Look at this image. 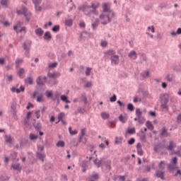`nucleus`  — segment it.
Returning a JSON list of instances; mask_svg holds the SVG:
<instances>
[{
	"label": "nucleus",
	"instance_id": "1",
	"mask_svg": "<svg viewBox=\"0 0 181 181\" xmlns=\"http://www.w3.org/2000/svg\"><path fill=\"white\" fill-rule=\"evenodd\" d=\"M98 8V4H95L93 3H91L90 5L85 3L78 7V11H82L86 16H91L93 13H94V15H98V11H97Z\"/></svg>",
	"mask_w": 181,
	"mask_h": 181
},
{
	"label": "nucleus",
	"instance_id": "10",
	"mask_svg": "<svg viewBox=\"0 0 181 181\" xmlns=\"http://www.w3.org/2000/svg\"><path fill=\"white\" fill-rule=\"evenodd\" d=\"M30 46H32V41L30 40H27L26 42H24L23 45V47L26 52L30 51Z\"/></svg>",
	"mask_w": 181,
	"mask_h": 181
},
{
	"label": "nucleus",
	"instance_id": "32",
	"mask_svg": "<svg viewBox=\"0 0 181 181\" xmlns=\"http://www.w3.org/2000/svg\"><path fill=\"white\" fill-rule=\"evenodd\" d=\"M141 76L144 77V78H148V77H151V74L148 71H145L144 72L141 73Z\"/></svg>",
	"mask_w": 181,
	"mask_h": 181
},
{
	"label": "nucleus",
	"instance_id": "36",
	"mask_svg": "<svg viewBox=\"0 0 181 181\" xmlns=\"http://www.w3.org/2000/svg\"><path fill=\"white\" fill-rule=\"evenodd\" d=\"M65 25L66 26H72L73 25V19L69 18V19L65 20Z\"/></svg>",
	"mask_w": 181,
	"mask_h": 181
},
{
	"label": "nucleus",
	"instance_id": "56",
	"mask_svg": "<svg viewBox=\"0 0 181 181\" xmlns=\"http://www.w3.org/2000/svg\"><path fill=\"white\" fill-rule=\"evenodd\" d=\"M63 117H64V112H61L58 115L59 122H60V121H62V119H63Z\"/></svg>",
	"mask_w": 181,
	"mask_h": 181
},
{
	"label": "nucleus",
	"instance_id": "31",
	"mask_svg": "<svg viewBox=\"0 0 181 181\" xmlns=\"http://www.w3.org/2000/svg\"><path fill=\"white\" fill-rule=\"evenodd\" d=\"M146 126L147 127L148 129H150L151 131H153L154 127L153 124H152V122L147 121L146 123Z\"/></svg>",
	"mask_w": 181,
	"mask_h": 181
},
{
	"label": "nucleus",
	"instance_id": "12",
	"mask_svg": "<svg viewBox=\"0 0 181 181\" xmlns=\"http://www.w3.org/2000/svg\"><path fill=\"white\" fill-rule=\"evenodd\" d=\"M86 112V105L81 107V106H79L76 111L74 112L75 115H77V114H84Z\"/></svg>",
	"mask_w": 181,
	"mask_h": 181
},
{
	"label": "nucleus",
	"instance_id": "17",
	"mask_svg": "<svg viewBox=\"0 0 181 181\" xmlns=\"http://www.w3.org/2000/svg\"><path fill=\"white\" fill-rule=\"evenodd\" d=\"M87 163H88V161L87 160H83L82 161L81 164V167L83 168L82 172H86V170H87Z\"/></svg>",
	"mask_w": 181,
	"mask_h": 181
},
{
	"label": "nucleus",
	"instance_id": "16",
	"mask_svg": "<svg viewBox=\"0 0 181 181\" xmlns=\"http://www.w3.org/2000/svg\"><path fill=\"white\" fill-rule=\"evenodd\" d=\"M176 148V144L173 141H170L169 146L167 147L168 151H173V148Z\"/></svg>",
	"mask_w": 181,
	"mask_h": 181
},
{
	"label": "nucleus",
	"instance_id": "6",
	"mask_svg": "<svg viewBox=\"0 0 181 181\" xmlns=\"http://www.w3.org/2000/svg\"><path fill=\"white\" fill-rule=\"evenodd\" d=\"M47 80V77L40 76L37 78L36 83L37 86H45Z\"/></svg>",
	"mask_w": 181,
	"mask_h": 181
},
{
	"label": "nucleus",
	"instance_id": "46",
	"mask_svg": "<svg viewBox=\"0 0 181 181\" xmlns=\"http://www.w3.org/2000/svg\"><path fill=\"white\" fill-rule=\"evenodd\" d=\"M37 156L42 160V162L45 161V155L42 154V153H37Z\"/></svg>",
	"mask_w": 181,
	"mask_h": 181
},
{
	"label": "nucleus",
	"instance_id": "60",
	"mask_svg": "<svg viewBox=\"0 0 181 181\" xmlns=\"http://www.w3.org/2000/svg\"><path fill=\"white\" fill-rule=\"evenodd\" d=\"M42 0H32L34 5H40L42 4Z\"/></svg>",
	"mask_w": 181,
	"mask_h": 181
},
{
	"label": "nucleus",
	"instance_id": "43",
	"mask_svg": "<svg viewBox=\"0 0 181 181\" xmlns=\"http://www.w3.org/2000/svg\"><path fill=\"white\" fill-rule=\"evenodd\" d=\"M81 136L79 137V140H78L79 143L81 142V139H83V136L86 135V129H82L81 130Z\"/></svg>",
	"mask_w": 181,
	"mask_h": 181
},
{
	"label": "nucleus",
	"instance_id": "27",
	"mask_svg": "<svg viewBox=\"0 0 181 181\" xmlns=\"http://www.w3.org/2000/svg\"><path fill=\"white\" fill-rule=\"evenodd\" d=\"M103 12L105 13H107V12H111V11L110 10V7H108V5H107V4H103Z\"/></svg>",
	"mask_w": 181,
	"mask_h": 181
},
{
	"label": "nucleus",
	"instance_id": "62",
	"mask_svg": "<svg viewBox=\"0 0 181 181\" xmlns=\"http://www.w3.org/2000/svg\"><path fill=\"white\" fill-rule=\"evenodd\" d=\"M147 29L148 30H151L152 33H155V27L153 25L148 26Z\"/></svg>",
	"mask_w": 181,
	"mask_h": 181
},
{
	"label": "nucleus",
	"instance_id": "9",
	"mask_svg": "<svg viewBox=\"0 0 181 181\" xmlns=\"http://www.w3.org/2000/svg\"><path fill=\"white\" fill-rule=\"evenodd\" d=\"M156 175L157 176V177L161 179V180H165V170H157L156 171Z\"/></svg>",
	"mask_w": 181,
	"mask_h": 181
},
{
	"label": "nucleus",
	"instance_id": "3",
	"mask_svg": "<svg viewBox=\"0 0 181 181\" xmlns=\"http://www.w3.org/2000/svg\"><path fill=\"white\" fill-rule=\"evenodd\" d=\"M18 15H23L27 21L29 22L30 21V16H32V13L28 10V8L25 6L22 7V11L18 10L17 11Z\"/></svg>",
	"mask_w": 181,
	"mask_h": 181
},
{
	"label": "nucleus",
	"instance_id": "58",
	"mask_svg": "<svg viewBox=\"0 0 181 181\" xmlns=\"http://www.w3.org/2000/svg\"><path fill=\"white\" fill-rule=\"evenodd\" d=\"M40 4H35V11H38V12L42 11V7L39 6Z\"/></svg>",
	"mask_w": 181,
	"mask_h": 181
},
{
	"label": "nucleus",
	"instance_id": "5",
	"mask_svg": "<svg viewBox=\"0 0 181 181\" xmlns=\"http://www.w3.org/2000/svg\"><path fill=\"white\" fill-rule=\"evenodd\" d=\"M100 19L101 21H104V19L107 18V21H105L103 22H101L102 25H107L111 22V18H110L109 14H105V13L103 12L102 14L100 15Z\"/></svg>",
	"mask_w": 181,
	"mask_h": 181
},
{
	"label": "nucleus",
	"instance_id": "47",
	"mask_svg": "<svg viewBox=\"0 0 181 181\" xmlns=\"http://www.w3.org/2000/svg\"><path fill=\"white\" fill-rule=\"evenodd\" d=\"M69 134H71V135H77V134L78 133V132L77 130H71V127H69Z\"/></svg>",
	"mask_w": 181,
	"mask_h": 181
},
{
	"label": "nucleus",
	"instance_id": "7",
	"mask_svg": "<svg viewBox=\"0 0 181 181\" xmlns=\"http://www.w3.org/2000/svg\"><path fill=\"white\" fill-rule=\"evenodd\" d=\"M78 103L81 104V103H84V105H87L88 104V100H87V96L86 94L83 93L80 96L78 97Z\"/></svg>",
	"mask_w": 181,
	"mask_h": 181
},
{
	"label": "nucleus",
	"instance_id": "42",
	"mask_svg": "<svg viewBox=\"0 0 181 181\" xmlns=\"http://www.w3.org/2000/svg\"><path fill=\"white\" fill-rule=\"evenodd\" d=\"M24 74H25V69H23V68H21L19 71L18 72V75L21 78H23Z\"/></svg>",
	"mask_w": 181,
	"mask_h": 181
},
{
	"label": "nucleus",
	"instance_id": "50",
	"mask_svg": "<svg viewBox=\"0 0 181 181\" xmlns=\"http://www.w3.org/2000/svg\"><path fill=\"white\" fill-rule=\"evenodd\" d=\"M45 93H46V95H47V98H53V93H52V91H46L45 92Z\"/></svg>",
	"mask_w": 181,
	"mask_h": 181
},
{
	"label": "nucleus",
	"instance_id": "13",
	"mask_svg": "<svg viewBox=\"0 0 181 181\" xmlns=\"http://www.w3.org/2000/svg\"><path fill=\"white\" fill-rule=\"evenodd\" d=\"M168 136H169V133H168V129H166V127H163L161 129L160 137L168 138Z\"/></svg>",
	"mask_w": 181,
	"mask_h": 181
},
{
	"label": "nucleus",
	"instance_id": "59",
	"mask_svg": "<svg viewBox=\"0 0 181 181\" xmlns=\"http://www.w3.org/2000/svg\"><path fill=\"white\" fill-rule=\"evenodd\" d=\"M6 21L5 17L4 16H0V23L3 25Z\"/></svg>",
	"mask_w": 181,
	"mask_h": 181
},
{
	"label": "nucleus",
	"instance_id": "53",
	"mask_svg": "<svg viewBox=\"0 0 181 181\" xmlns=\"http://www.w3.org/2000/svg\"><path fill=\"white\" fill-rule=\"evenodd\" d=\"M88 34L86 32H83L80 35V39H86V36H87Z\"/></svg>",
	"mask_w": 181,
	"mask_h": 181
},
{
	"label": "nucleus",
	"instance_id": "29",
	"mask_svg": "<svg viewBox=\"0 0 181 181\" xmlns=\"http://www.w3.org/2000/svg\"><path fill=\"white\" fill-rule=\"evenodd\" d=\"M11 112L13 113V115H16V105H15V103H11Z\"/></svg>",
	"mask_w": 181,
	"mask_h": 181
},
{
	"label": "nucleus",
	"instance_id": "11",
	"mask_svg": "<svg viewBox=\"0 0 181 181\" xmlns=\"http://www.w3.org/2000/svg\"><path fill=\"white\" fill-rule=\"evenodd\" d=\"M128 57H129V59H132V60H136V58L138 57V54H136V51L132 50L129 53Z\"/></svg>",
	"mask_w": 181,
	"mask_h": 181
},
{
	"label": "nucleus",
	"instance_id": "49",
	"mask_svg": "<svg viewBox=\"0 0 181 181\" xmlns=\"http://www.w3.org/2000/svg\"><path fill=\"white\" fill-rule=\"evenodd\" d=\"M59 99H60V95L59 94V93H57L54 94V97L52 98V100L54 101H56Z\"/></svg>",
	"mask_w": 181,
	"mask_h": 181
},
{
	"label": "nucleus",
	"instance_id": "45",
	"mask_svg": "<svg viewBox=\"0 0 181 181\" xmlns=\"http://www.w3.org/2000/svg\"><path fill=\"white\" fill-rule=\"evenodd\" d=\"M127 110H129V111H134L135 107H134V105H132V103H129L127 105Z\"/></svg>",
	"mask_w": 181,
	"mask_h": 181
},
{
	"label": "nucleus",
	"instance_id": "55",
	"mask_svg": "<svg viewBox=\"0 0 181 181\" xmlns=\"http://www.w3.org/2000/svg\"><path fill=\"white\" fill-rule=\"evenodd\" d=\"M141 141H143V142H146V134H141L140 136Z\"/></svg>",
	"mask_w": 181,
	"mask_h": 181
},
{
	"label": "nucleus",
	"instance_id": "61",
	"mask_svg": "<svg viewBox=\"0 0 181 181\" xmlns=\"http://www.w3.org/2000/svg\"><path fill=\"white\" fill-rule=\"evenodd\" d=\"M108 127H110V128H115V123L114 122H109Z\"/></svg>",
	"mask_w": 181,
	"mask_h": 181
},
{
	"label": "nucleus",
	"instance_id": "52",
	"mask_svg": "<svg viewBox=\"0 0 181 181\" xmlns=\"http://www.w3.org/2000/svg\"><path fill=\"white\" fill-rule=\"evenodd\" d=\"M110 103H115L117 101V95H113L110 99Z\"/></svg>",
	"mask_w": 181,
	"mask_h": 181
},
{
	"label": "nucleus",
	"instance_id": "44",
	"mask_svg": "<svg viewBox=\"0 0 181 181\" xmlns=\"http://www.w3.org/2000/svg\"><path fill=\"white\" fill-rule=\"evenodd\" d=\"M8 2H9V0H1V5L4 8H8Z\"/></svg>",
	"mask_w": 181,
	"mask_h": 181
},
{
	"label": "nucleus",
	"instance_id": "48",
	"mask_svg": "<svg viewBox=\"0 0 181 181\" xmlns=\"http://www.w3.org/2000/svg\"><path fill=\"white\" fill-rule=\"evenodd\" d=\"M127 132L129 134V135H134V134H135V128L128 129Z\"/></svg>",
	"mask_w": 181,
	"mask_h": 181
},
{
	"label": "nucleus",
	"instance_id": "57",
	"mask_svg": "<svg viewBox=\"0 0 181 181\" xmlns=\"http://www.w3.org/2000/svg\"><path fill=\"white\" fill-rule=\"evenodd\" d=\"M52 30L54 32H59V30H60V26L59 25H54L53 28H52Z\"/></svg>",
	"mask_w": 181,
	"mask_h": 181
},
{
	"label": "nucleus",
	"instance_id": "30",
	"mask_svg": "<svg viewBox=\"0 0 181 181\" xmlns=\"http://www.w3.org/2000/svg\"><path fill=\"white\" fill-rule=\"evenodd\" d=\"M170 35H171V36H177L178 35H181V28H179L177 30V32L172 31V32L170 33Z\"/></svg>",
	"mask_w": 181,
	"mask_h": 181
},
{
	"label": "nucleus",
	"instance_id": "20",
	"mask_svg": "<svg viewBox=\"0 0 181 181\" xmlns=\"http://www.w3.org/2000/svg\"><path fill=\"white\" fill-rule=\"evenodd\" d=\"M98 25H100V20H98V18H96L95 19V21L92 23L93 30H95V29H97Z\"/></svg>",
	"mask_w": 181,
	"mask_h": 181
},
{
	"label": "nucleus",
	"instance_id": "24",
	"mask_svg": "<svg viewBox=\"0 0 181 181\" xmlns=\"http://www.w3.org/2000/svg\"><path fill=\"white\" fill-rule=\"evenodd\" d=\"M61 100L62 101H63L64 103H66V104H70V100H69V97H67V95H61Z\"/></svg>",
	"mask_w": 181,
	"mask_h": 181
},
{
	"label": "nucleus",
	"instance_id": "37",
	"mask_svg": "<svg viewBox=\"0 0 181 181\" xmlns=\"http://www.w3.org/2000/svg\"><path fill=\"white\" fill-rule=\"evenodd\" d=\"M94 165L97 166V168H100V166L103 165V160H100L98 162L97 161V159L94 160L93 161Z\"/></svg>",
	"mask_w": 181,
	"mask_h": 181
},
{
	"label": "nucleus",
	"instance_id": "38",
	"mask_svg": "<svg viewBox=\"0 0 181 181\" xmlns=\"http://www.w3.org/2000/svg\"><path fill=\"white\" fill-rule=\"evenodd\" d=\"M66 146V143H64V141H59L57 143V146L58 148H64V146Z\"/></svg>",
	"mask_w": 181,
	"mask_h": 181
},
{
	"label": "nucleus",
	"instance_id": "40",
	"mask_svg": "<svg viewBox=\"0 0 181 181\" xmlns=\"http://www.w3.org/2000/svg\"><path fill=\"white\" fill-rule=\"evenodd\" d=\"M119 121H120V122H122V124H125V122H127V117H124V115H120L119 116Z\"/></svg>",
	"mask_w": 181,
	"mask_h": 181
},
{
	"label": "nucleus",
	"instance_id": "2",
	"mask_svg": "<svg viewBox=\"0 0 181 181\" xmlns=\"http://www.w3.org/2000/svg\"><path fill=\"white\" fill-rule=\"evenodd\" d=\"M160 108L162 110H169V106H168V103H169V94L168 93H163L160 95Z\"/></svg>",
	"mask_w": 181,
	"mask_h": 181
},
{
	"label": "nucleus",
	"instance_id": "15",
	"mask_svg": "<svg viewBox=\"0 0 181 181\" xmlns=\"http://www.w3.org/2000/svg\"><path fill=\"white\" fill-rule=\"evenodd\" d=\"M61 74L59 72H54L53 74L49 72L47 74V76L49 77V78H57V77H60Z\"/></svg>",
	"mask_w": 181,
	"mask_h": 181
},
{
	"label": "nucleus",
	"instance_id": "54",
	"mask_svg": "<svg viewBox=\"0 0 181 181\" xmlns=\"http://www.w3.org/2000/svg\"><path fill=\"white\" fill-rule=\"evenodd\" d=\"M105 165L107 169H108L109 170H111V161L105 162Z\"/></svg>",
	"mask_w": 181,
	"mask_h": 181
},
{
	"label": "nucleus",
	"instance_id": "39",
	"mask_svg": "<svg viewBox=\"0 0 181 181\" xmlns=\"http://www.w3.org/2000/svg\"><path fill=\"white\" fill-rule=\"evenodd\" d=\"M37 103H45V98H43V94H40L37 97Z\"/></svg>",
	"mask_w": 181,
	"mask_h": 181
},
{
	"label": "nucleus",
	"instance_id": "33",
	"mask_svg": "<svg viewBox=\"0 0 181 181\" xmlns=\"http://www.w3.org/2000/svg\"><path fill=\"white\" fill-rule=\"evenodd\" d=\"M106 54L107 56H110V57H112V56H115V51L114 49H109L108 51L106 52Z\"/></svg>",
	"mask_w": 181,
	"mask_h": 181
},
{
	"label": "nucleus",
	"instance_id": "4",
	"mask_svg": "<svg viewBox=\"0 0 181 181\" xmlns=\"http://www.w3.org/2000/svg\"><path fill=\"white\" fill-rule=\"evenodd\" d=\"M168 169L170 172H173V170H176L177 169V157H174L170 163L167 164Z\"/></svg>",
	"mask_w": 181,
	"mask_h": 181
},
{
	"label": "nucleus",
	"instance_id": "22",
	"mask_svg": "<svg viewBox=\"0 0 181 181\" xmlns=\"http://www.w3.org/2000/svg\"><path fill=\"white\" fill-rule=\"evenodd\" d=\"M25 84H30V86H32V84H33V78H32V76H28L25 79Z\"/></svg>",
	"mask_w": 181,
	"mask_h": 181
},
{
	"label": "nucleus",
	"instance_id": "19",
	"mask_svg": "<svg viewBox=\"0 0 181 181\" xmlns=\"http://www.w3.org/2000/svg\"><path fill=\"white\" fill-rule=\"evenodd\" d=\"M44 39H45V40H47L48 42H49V40H51V39H52V35L50 34V32H49V31L45 32V35H44Z\"/></svg>",
	"mask_w": 181,
	"mask_h": 181
},
{
	"label": "nucleus",
	"instance_id": "21",
	"mask_svg": "<svg viewBox=\"0 0 181 181\" xmlns=\"http://www.w3.org/2000/svg\"><path fill=\"white\" fill-rule=\"evenodd\" d=\"M33 127H35L36 131H40L42 129V124H40V122H35L33 124Z\"/></svg>",
	"mask_w": 181,
	"mask_h": 181
},
{
	"label": "nucleus",
	"instance_id": "64",
	"mask_svg": "<svg viewBox=\"0 0 181 181\" xmlns=\"http://www.w3.org/2000/svg\"><path fill=\"white\" fill-rule=\"evenodd\" d=\"M177 122L181 124V114L177 117Z\"/></svg>",
	"mask_w": 181,
	"mask_h": 181
},
{
	"label": "nucleus",
	"instance_id": "41",
	"mask_svg": "<svg viewBox=\"0 0 181 181\" xmlns=\"http://www.w3.org/2000/svg\"><path fill=\"white\" fill-rule=\"evenodd\" d=\"M121 144H122V137H120V138L115 137V144L119 145Z\"/></svg>",
	"mask_w": 181,
	"mask_h": 181
},
{
	"label": "nucleus",
	"instance_id": "26",
	"mask_svg": "<svg viewBox=\"0 0 181 181\" xmlns=\"http://www.w3.org/2000/svg\"><path fill=\"white\" fill-rule=\"evenodd\" d=\"M35 32L37 36H43V33H45V31H43L40 28L36 29Z\"/></svg>",
	"mask_w": 181,
	"mask_h": 181
},
{
	"label": "nucleus",
	"instance_id": "18",
	"mask_svg": "<svg viewBox=\"0 0 181 181\" xmlns=\"http://www.w3.org/2000/svg\"><path fill=\"white\" fill-rule=\"evenodd\" d=\"M165 166H166V163L164 160H161L158 164L159 170H165Z\"/></svg>",
	"mask_w": 181,
	"mask_h": 181
},
{
	"label": "nucleus",
	"instance_id": "23",
	"mask_svg": "<svg viewBox=\"0 0 181 181\" xmlns=\"http://www.w3.org/2000/svg\"><path fill=\"white\" fill-rule=\"evenodd\" d=\"M172 69L173 70V71H176L177 73H180L181 66L180 65H174L172 66Z\"/></svg>",
	"mask_w": 181,
	"mask_h": 181
},
{
	"label": "nucleus",
	"instance_id": "63",
	"mask_svg": "<svg viewBox=\"0 0 181 181\" xmlns=\"http://www.w3.org/2000/svg\"><path fill=\"white\" fill-rule=\"evenodd\" d=\"M134 144H135V139L132 138V139L128 141V144H129V145H134Z\"/></svg>",
	"mask_w": 181,
	"mask_h": 181
},
{
	"label": "nucleus",
	"instance_id": "8",
	"mask_svg": "<svg viewBox=\"0 0 181 181\" xmlns=\"http://www.w3.org/2000/svg\"><path fill=\"white\" fill-rule=\"evenodd\" d=\"M110 60H111L112 64H114L115 66L119 64V56L117 54L115 56L110 57Z\"/></svg>",
	"mask_w": 181,
	"mask_h": 181
},
{
	"label": "nucleus",
	"instance_id": "35",
	"mask_svg": "<svg viewBox=\"0 0 181 181\" xmlns=\"http://www.w3.org/2000/svg\"><path fill=\"white\" fill-rule=\"evenodd\" d=\"M86 70L85 71V74L87 77H88V76H90V74H91V71L93 70V68H90V67H88V66H86Z\"/></svg>",
	"mask_w": 181,
	"mask_h": 181
},
{
	"label": "nucleus",
	"instance_id": "28",
	"mask_svg": "<svg viewBox=\"0 0 181 181\" xmlns=\"http://www.w3.org/2000/svg\"><path fill=\"white\" fill-rule=\"evenodd\" d=\"M12 168L13 169H14V170H18V172H21V170H22V168H21V164L19 163L13 165Z\"/></svg>",
	"mask_w": 181,
	"mask_h": 181
},
{
	"label": "nucleus",
	"instance_id": "14",
	"mask_svg": "<svg viewBox=\"0 0 181 181\" xmlns=\"http://www.w3.org/2000/svg\"><path fill=\"white\" fill-rule=\"evenodd\" d=\"M165 80H166L169 83H172V81L175 80V75H173V74H168L165 77Z\"/></svg>",
	"mask_w": 181,
	"mask_h": 181
},
{
	"label": "nucleus",
	"instance_id": "25",
	"mask_svg": "<svg viewBox=\"0 0 181 181\" xmlns=\"http://www.w3.org/2000/svg\"><path fill=\"white\" fill-rule=\"evenodd\" d=\"M136 115L139 119L141 118H144V117L142 116V111H141V109H136Z\"/></svg>",
	"mask_w": 181,
	"mask_h": 181
},
{
	"label": "nucleus",
	"instance_id": "51",
	"mask_svg": "<svg viewBox=\"0 0 181 181\" xmlns=\"http://www.w3.org/2000/svg\"><path fill=\"white\" fill-rule=\"evenodd\" d=\"M37 139V135H35L33 134H30V139L31 141H35Z\"/></svg>",
	"mask_w": 181,
	"mask_h": 181
},
{
	"label": "nucleus",
	"instance_id": "34",
	"mask_svg": "<svg viewBox=\"0 0 181 181\" xmlns=\"http://www.w3.org/2000/svg\"><path fill=\"white\" fill-rule=\"evenodd\" d=\"M100 117H102L103 119H107V118H110V114H108L105 112H103L100 114Z\"/></svg>",
	"mask_w": 181,
	"mask_h": 181
}]
</instances>
